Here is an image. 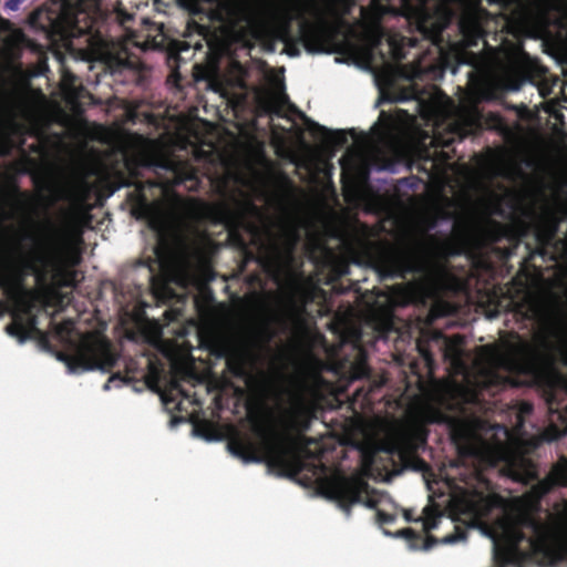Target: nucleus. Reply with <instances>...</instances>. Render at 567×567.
Returning <instances> with one entry per match:
<instances>
[{
    "label": "nucleus",
    "mask_w": 567,
    "mask_h": 567,
    "mask_svg": "<svg viewBox=\"0 0 567 567\" xmlns=\"http://www.w3.org/2000/svg\"><path fill=\"white\" fill-rule=\"evenodd\" d=\"M156 181H140L138 168H128V176L123 186L134 189L128 194L132 206V214L136 219L147 220L152 228H157L162 221L161 203L150 200L146 195L147 188L173 189L183 187L187 192H198L202 181L197 169L188 161H182L175 156H166L154 163Z\"/></svg>",
    "instance_id": "nucleus-1"
},
{
    "label": "nucleus",
    "mask_w": 567,
    "mask_h": 567,
    "mask_svg": "<svg viewBox=\"0 0 567 567\" xmlns=\"http://www.w3.org/2000/svg\"><path fill=\"white\" fill-rule=\"evenodd\" d=\"M252 432L260 444L238 433L228 441L230 453L245 463L265 462L270 471L280 475H296L301 471V461L293 454L288 437L257 419L252 420Z\"/></svg>",
    "instance_id": "nucleus-2"
},
{
    "label": "nucleus",
    "mask_w": 567,
    "mask_h": 567,
    "mask_svg": "<svg viewBox=\"0 0 567 567\" xmlns=\"http://www.w3.org/2000/svg\"><path fill=\"white\" fill-rule=\"evenodd\" d=\"M373 4L381 14L404 17L409 24L434 45L444 43V31L454 17L449 6L430 7L429 0H373Z\"/></svg>",
    "instance_id": "nucleus-3"
},
{
    "label": "nucleus",
    "mask_w": 567,
    "mask_h": 567,
    "mask_svg": "<svg viewBox=\"0 0 567 567\" xmlns=\"http://www.w3.org/2000/svg\"><path fill=\"white\" fill-rule=\"evenodd\" d=\"M369 261L382 279H408L423 275L427 261L419 248H400L389 243H375L368 249Z\"/></svg>",
    "instance_id": "nucleus-4"
},
{
    "label": "nucleus",
    "mask_w": 567,
    "mask_h": 567,
    "mask_svg": "<svg viewBox=\"0 0 567 567\" xmlns=\"http://www.w3.org/2000/svg\"><path fill=\"white\" fill-rule=\"evenodd\" d=\"M524 524L532 529L534 535L527 538L523 530L518 528L511 529L507 537L513 551L518 553L519 545L527 540L530 548L529 555L537 559L540 566L551 567L567 559V543L559 547L551 546L548 525L533 517L526 518Z\"/></svg>",
    "instance_id": "nucleus-5"
},
{
    "label": "nucleus",
    "mask_w": 567,
    "mask_h": 567,
    "mask_svg": "<svg viewBox=\"0 0 567 567\" xmlns=\"http://www.w3.org/2000/svg\"><path fill=\"white\" fill-rule=\"evenodd\" d=\"M262 218V210L251 202L224 212L228 239L243 252L246 260L255 258L254 252L249 249V244L259 238L261 229L258 223Z\"/></svg>",
    "instance_id": "nucleus-6"
},
{
    "label": "nucleus",
    "mask_w": 567,
    "mask_h": 567,
    "mask_svg": "<svg viewBox=\"0 0 567 567\" xmlns=\"http://www.w3.org/2000/svg\"><path fill=\"white\" fill-rule=\"evenodd\" d=\"M71 372L110 371L116 363L112 344L105 337L84 336L72 354L61 357Z\"/></svg>",
    "instance_id": "nucleus-7"
},
{
    "label": "nucleus",
    "mask_w": 567,
    "mask_h": 567,
    "mask_svg": "<svg viewBox=\"0 0 567 567\" xmlns=\"http://www.w3.org/2000/svg\"><path fill=\"white\" fill-rule=\"evenodd\" d=\"M326 495L334 501L340 509L349 517L354 504H362L368 508L378 509L381 495L371 489L370 485L358 476H337L328 482Z\"/></svg>",
    "instance_id": "nucleus-8"
},
{
    "label": "nucleus",
    "mask_w": 567,
    "mask_h": 567,
    "mask_svg": "<svg viewBox=\"0 0 567 567\" xmlns=\"http://www.w3.org/2000/svg\"><path fill=\"white\" fill-rule=\"evenodd\" d=\"M29 21L32 27L44 31L48 35L63 39L74 37L76 28L72 14L58 1H53L51 7L33 11Z\"/></svg>",
    "instance_id": "nucleus-9"
},
{
    "label": "nucleus",
    "mask_w": 567,
    "mask_h": 567,
    "mask_svg": "<svg viewBox=\"0 0 567 567\" xmlns=\"http://www.w3.org/2000/svg\"><path fill=\"white\" fill-rule=\"evenodd\" d=\"M491 3L496 0H488ZM461 10L457 19L460 33L465 47H476L484 39V23L491 13L482 6V0H460Z\"/></svg>",
    "instance_id": "nucleus-10"
},
{
    "label": "nucleus",
    "mask_w": 567,
    "mask_h": 567,
    "mask_svg": "<svg viewBox=\"0 0 567 567\" xmlns=\"http://www.w3.org/2000/svg\"><path fill=\"white\" fill-rule=\"evenodd\" d=\"M13 300L16 308L11 312V322L7 324L6 332L16 338L20 343L25 342L31 338L33 332H38V318L33 313L34 309V293H16L8 297Z\"/></svg>",
    "instance_id": "nucleus-11"
},
{
    "label": "nucleus",
    "mask_w": 567,
    "mask_h": 567,
    "mask_svg": "<svg viewBox=\"0 0 567 567\" xmlns=\"http://www.w3.org/2000/svg\"><path fill=\"white\" fill-rule=\"evenodd\" d=\"M534 217L536 239L542 244L550 243L556 238L560 225L567 219V205L559 202L554 206H546Z\"/></svg>",
    "instance_id": "nucleus-12"
},
{
    "label": "nucleus",
    "mask_w": 567,
    "mask_h": 567,
    "mask_svg": "<svg viewBox=\"0 0 567 567\" xmlns=\"http://www.w3.org/2000/svg\"><path fill=\"white\" fill-rule=\"evenodd\" d=\"M14 251L19 252L16 258H11L9 262V272L3 277L4 292L7 297L16 293H34L33 289L25 287V279L31 274V269L27 265L31 262V257L21 254L20 247H16Z\"/></svg>",
    "instance_id": "nucleus-13"
},
{
    "label": "nucleus",
    "mask_w": 567,
    "mask_h": 567,
    "mask_svg": "<svg viewBox=\"0 0 567 567\" xmlns=\"http://www.w3.org/2000/svg\"><path fill=\"white\" fill-rule=\"evenodd\" d=\"M546 403L549 414L557 417L563 424V429L556 425L550 426L554 437L558 439L567 434V380L561 382L560 386L550 388L547 392Z\"/></svg>",
    "instance_id": "nucleus-14"
},
{
    "label": "nucleus",
    "mask_w": 567,
    "mask_h": 567,
    "mask_svg": "<svg viewBox=\"0 0 567 567\" xmlns=\"http://www.w3.org/2000/svg\"><path fill=\"white\" fill-rule=\"evenodd\" d=\"M299 42L309 53L328 52V38L326 31L318 24L303 21L299 25Z\"/></svg>",
    "instance_id": "nucleus-15"
},
{
    "label": "nucleus",
    "mask_w": 567,
    "mask_h": 567,
    "mask_svg": "<svg viewBox=\"0 0 567 567\" xmlns=\"http://www.w3.org/2000/svg\"><path fill=\"white\" fill-rule=\"evenodd\" d=\"M309 128L312 136L322 140L328 148L342 147L348 143L347 132L343 130L331 131L312 121H309Z\"/></svg>",
    "instance_id": "nucleus-16"
},
{
    "label": "nucleus",
    "mask_w": 567,
    "mask_h": 567,
    "mask_svg": "<svg viewBox=\"0 0 567 567\" xmlns=\"http://www.w3.org/2000/svg\"><path fill=\"white\" fill-rule=\"evenodd\" d=\"M416 450L415 437L410 432L396 433L390 442L389 451L402 460L412 455Z\"/></svg>",
    "instance_id": "nucleus-17"
},
{
    "label": "nucleus",
    "mask_w": 567,
    "mask_h": 567,
    "mask_svg": "<svg viewBox=\"0 0 567 567\" xmlns=\"http://www.w3.org/2000/svg\"><path fill=\"white\" fill-rule=\"evenodd\" d=\"M50 266V258L43 251L37 252L32 256L31 262L27 265V268L31 269V274L34 275L37 284L44 286L48 282Z\"/></svg>",
    "instance_id": "nucleus-18"
},
{
    "label": "nucleus",
    "mask_w": 567,
    "mask_h": 567,
    "mask_svg": "<svg viewBox=\"0 0 567 567\" xmlns=\"http://www.w3.org/2000/svg\"><path fill=\"white\" fill-rule=\"evenodd\" d=\"M398 537L404 538L409 547L411 549H424L427 550L432 548V546L436 543V539L429 535L423 537L421 534H417L412 528H403L396 533Z\"/></svg>",
    "instance_id": "nucleus-19"
},
{
    "label": "nucleus",
    "mask_w": 567,
    "mask_h": 567,
    "mask_svg": "<svg viewBox=\"0 0 567 567\" xmlns=\"http://www.w3.org/2000/svg\"><path fill=\"white\" fill-rule=\"evenodd\" d=\"M226 369L235 378L247 377V358L245 353L234 350L226 355Z\"/></svg>",
    "instance_id": "nucleus-20"
},
{
    "label": "nucleus",
    "mask_w": 567,
    "mask_h": 567,
    "mask_svg": "<svg viewBox=\"0 0 567 567\" xmlns=\"http://www.w3.org/2000/svg\"><path fill=\"white\" fill-rule=\"evenodd\" d=\"M543 364L542 354L537 351H530L524 354L516 363L519 372L530 377H536L540 373Z\"/></svg>",
    "instance_id": "nucleus-21"
},
{
    "label": "nucleus",
    "mask_w": 567,
    "mask_h": 567,
    "mask_svg": "<svg viewBox=\"0 0 567 567\" xmlns=\"http://www.w3.org/2000/svg\"><path fill=\"white\" fill-rule=\"evenodd\" d=\"M548 476L556 486H567V460L563 457L556 463L551 467Z\"/></svg>",
    "instance_id": "nucleus-22"
},
{
    "label": "nucleus",
    "mask_w": 567,
    "mask_h": 567,
    "mask_svg": "<svg viewBox=\"0 0 567 567\" xmlns=\"http://www.w3.org/2000/svg\"><path fill=\"white\" fill-rule=\"evenodd\" d=\"M512 554H515V551H513L511 547L506 548L501 547L496 543L494 544L493 558L496 564L501 565V567H504L507 563L511 561Z\"/></svg>",
    "instance_id": "nucleus-23"
},
{
    "label": "nucleus",
    "mask_w": 567,
    "mask_h": 567,
    "mask_svg": "<svg viewBox=\"0 0 567 567\" xmlns=\"http://www.w3.org/2000/svg\"><path fill=\"white\" fill-rule=\"evenodd\" d=\"M555 487L556 485L554 484L553 480H550L547 475L544 480H540L533 486V493L538 498H542L550 493Z\"/></svg>",
    "instance_id": "nucleus-24"
},
{
    "label": "nucleus",
    "mask_w": 567,
    "mask_h": 567,
    "mask_svg": "<svg viewBox=\"0 0 567 567\" xmlns=\"http://www.w3.org/2000/svg\"><path fill=\"white\" fill-rule=\"evenodd\" d=\"M123 66L132 70L134 72V76H135L134 81L137 84H142L145 66L140 60L127 59L123 62Z\"/></svg>",
    "instance_id": "nucleus-25"
},
{
    "label": "nucleus",
    "mask_w": 567,
    "mask_h": 567,
    "mask_svg": "<svg viewBox=\"0 0 567 567\" xmlns=\"http://www.w3.org/2000/svg\"><path fill=\"white\" fill-rule=\"evenodd\" d=\"M178 4L188 11L190 16H198L205 12L203 0H177Z\"/></svg>",
    "instance_id": "nucleus-26"
},
{
    "label": "nucleus",
    "mask_w": 567,
    "mask_h": 567,
    "mask_svg": "<svg viewBox=\"0 0 567 567\" xmlns=\"http://www.w3.org/2000/svg\"><path fill=\"white\" fill-rule=\"evenodd\" d=\"M207 32L208 28L206 25L198 23L197 21L192 19L186 24L185 37H190L192 34L196 33L202 39H205Z\"/></svg>",
    "instance_id": "nucleus-27"
},
{
    "label": "nucleus",
    "mask_w": 567,
    "mask_h": 567,
    "mask_svg": "<svg viewBox=\"0 0 567 567\" xmlns=\"http://www.w3.org/2000/svg\"><path fill=\"white\" fill-rule=\"evenodd\" d=\"M466 537H467L466 528L455 525L454 533L444 536L441 542L443 544H454L460 540H465Z\"/></svg>",
    "instance_id": "nucleus-28"
},
{
    "label": "nucleus",
    "mask_w": 567,
    "mask_h": 567,
    "mask_svg": "<svg viewBox=\"0 0 567 567\" xmlns=\"http://www.w3.org/2000/svg\"><path fill=\"white\" fill-rule=\"evenodd\" d=\"M293 426L300 431H307L310 426V417L303 411H297L292 415Z\"/></svg>",
    "instance_id": "nucleus-29"
},
{
    "label": "nucleus",
    "mask_w": 567,
    "mask_h": 567,
    "mask_svg": "<svg viewBox=\"0 0 567 567\" xmlns=\"http://www.w3.org/2000/svg\"><path fill=\"white\" fill-rule=\"evenodd\" d=\"M526 80L527 76H511L506 80L505 87L512 92L519 91Z\"/></svg>",
    "instance_id": "nucleus-30"
},
{
    "label": "nucleus",
    "mask_w": 567,
    "mask_h": 567,
    "mask_svg": "<svg viewBox=\"0 0 567 567\" xmlns=\"http://www.w3.org/2000/svg\"><path fill=\"white\" fill-rule=\"evenodd\" d=\"M73 330V322L71 320H64L56 324L55 332L60 337H68Z\"/></svg>",
    "instance_id": "nucleus-31"
},
{
    "label": "nucleus",
    "mask_w": 567,
    "mask_h": 567,
    "mask_svg": "<svg viewBox=\"0 0 567 567\" xmlns=\"http://www.w3.org/2000/svg\"><path fill=\"white\" fill-rule=\"evenodd\" d=\"M285 33H286V35L284 38V41L286 43L288 54L291 55V56L298 55L299 54V49L297 48L296 42L293 41V39L289 34V30L286 29Z\"/></svg>",
    "instance_id": "nucleus-32"
},
{
    "label": "nucleus",
    "mask_w": 567,
    "mask_h": 567,
    "mask_svg": "<svg viewBox=\"0 0 567 567\" xmlns=\"http://www.w3.org/2000/svg\"><path fill=\"white\" fill-rule=\"evenodd\" d=\"M375 516L379 525L391 524L396 518L395 514H390L381 509H377Z\"/></svg>",
    "instance_id": "nucleus-33"
},
{
    "label": "nucleus",
    "mask_w": 567,
    "mask_h": 567,
    "mask_svg": "<svg viewBox=\"0 0 567 567\" xmlns=\"http://www.w3.org/2000/svg\"><path fill=\"white\" fill-rule=\"evenodd\" d=\"M62 286H64V287H75L76 286V271L75 270H66L64 272Z\"/></svg>",
    "instance_id": "nucleus-34"
},
{
    "label": "nucleus",
    "mask_w": 567,
    "mask_h": 567,
    "mask_svg": "<svg viewBox=\"0 0 567 567\" xmlns=\"http://www.w3.org/2000/svg\"><path fill=\"white\" fill-rule=\"evenodd\" d=\"M417 350L420 354L423 357V359L426 361L427 364H431L433 362V355L431 351L423 344H417Z\"/></svg>",
    "instance_id": "nucleus-35"
},
{
    "label": "nucleus",
    "mask_w": 567,
    "mask_h": 567,
    "mask_svg": "<svg viewBox=\"0 0 567 567\" xmlns=\"http://www.w3.org/2000/svg\"><path fill=\"white\" fill-rule=\"evenodd\" d=\"M436 527V517L433 516L432 518H427L425 522H424V528L426 530H430L432 528H435Z\"/></svg>",
    "instance_id": "nucleus-36"
},
{
    "label": "nucleus",
    "mask_w": 567,
    "mask_h": 567,
    "mask_svg": "<svg viewBox=\"0 0 567 567\" xmlns=\"http://www.w3.org/2000/svg\"><path fill=\"white\" fill-rule=\"evenodd\" d=\"M464 436L463 430L453 427L452 437L454 441H460Z\"/></svg>",
    "instance_id": "nucleus-37"
},
{
    "label": "nucleus",
    "mask_w": 567,
    "mask_h": 567,
    "mask_svg": "<svg viewBox=\"0 0 567 567\" xmlns=\"http://www.w3.org/2000/svg\"><path fill=\"white\" fill-rule=\"evenodd\" d=\"M358 369L360 370V371L357 373V375H358V377H361V375L367 374V373L369 372V368L367 367V364H365V363H361V364H359V365H358Z\"/></svg>",
    "instance_id": "nucleus-38"
},
{
    "label": "nucleus",
    "mask_w": 567,
    "mask_h": 567,
    "mask_svg": "<svg viewBox=\"0 0 567 567\" xmlns=\"http://www.w3.org/2000/svg\"><path fill=\"white\" fill-rule=\"evenodd\" d=\"M532 411H533V405H532V404H529V403H524V404L522 405V409H520V412H522V413L529 414V413H532Z\"/></svg>",
    "instance_id": "nucleus-39"
},
{
    "label": "nucleus",
    "mask_w": 567,
    "mask_h": 567,
    "mask_svg": "<svg viewBox=\"0 0 567 567\" xmlns=\"http://www.w3.org/2000/svg\"><path fill=\"white\" fill-rule=\"evenodd\" d=\"M473 450H474V449H473V447H471V446H468V447H461V449H460L461 453H466V454H473V453H474V451H473Z\"/></svg>",
    "instance_id": "nucleus-40"
},
{
    "label": "nucleus",
    "mask_w": 567,
    "mask_h": 567,
    "mask_svg": "<svg viewBox=\"0 0 567 567\" xmlns=\"http://www.w3.org/2000/svg\"><path fill=\"white\" fill-rule=\"evenodd\" d=\"M404 517H405V519H406L408 522H411V520H412V516H411L410 511H405V512H404Z\"/></svg>",
    "instance_id": "nucleus-41"
},
{
    "label": "nucleus",
    "mask_w": 567,
    "mask_h": 567,
    "mask_svg": "<svg viewBox=\"0 0 567 567\" xmlns=\"http://www.w3.org/2000/svg\"><path fill=\"white\" fill-rule=\"evenodd\" d=\"M274 112H275L278 116H282L281 111H280V109H279V107H277V106H276V107L274 109Z\"/></svg>",
    "instance_id": "nucleus-42"
},
{
    "label": "nucleus",
    "mask_w": 567,
    "mask_h": 567,
    "mask_svg": "<svg viewBox=\"0 0 567 567\" xmlns=\"http://www.w3.org/2000/svg\"><path fill=\"white\" fill-rule=\"evenodd\" d=\"M4 279L3 277H0V288H3L4 289Z\"/></svg>",
    "instance_id": "nucleus-43"
},
{
    "label": "nucleus",
    "mask_w": 567,
    "mask_h": 567,
    "mask_svg": "<svg viewBox=\"0 0 567 567\" xmlns=\"http://www.w3.org/2000/svg\"><path fill=\"white\" fill-rule=\"evenodd\" d=\"M289 107L293 111V112H297V109L295 105L290 104Z\"/></svg>",
    "instance_id": "nucleus-44"
},
{
    "label": "nucleus",
    "mask_w": 567,
    "mask_h": 567,
    "mask_svg": "<svg viewBox=\"0 0 567 567\" xmlns=\"http://www.w3.org/2000/svg\"><path fill=\"white\" fill-rule=\"evenodd\" d=\"M22 197H28L29 195L27 193L21 194Z\"/></svg>",
    "instance_id": "nucleus-45"
},
{
    "label": "nucleus",
    "mask_w": 567,
    "mask_h": 567,
    "mask_svg": "<svg viewBox=\"0 0 567 567\" xmlns=\"http://www.w3.org/2000/svg\"><path fill=\"white\" fill-rule=\"evenodd\" d=\"M200 45H202V44H200V42L195 43V47H196V48H197V47L199 48Z\"/></svg>",
    "instance_id": "nucleus-46"
},
{
    "label": "nucleus",
    "mask_w": 567,
    "mask_h": 567,
    "mask_svg": "<svg viewBox=\"0 0 567 567\" xmlns=\"http://www.w3.org/2000/svg\"><path fill=\"white\" fill-rule=\"evenodd\" d=\"M284 101H285V102H288V96H286V95H285V96H284Z\"/></svg>",
    "instance_id": "nucleus-47"
},
{
    "label": "nucleus",
    "mask_w": 567,
    "mask_h": 567,
    "mask_svg": "<svg viewBox=\"0 0 567 567\" xmlns=\"http://www.w3.org/2000/svg\"><path fill=\"white\" fill-rule=\"evenodd\" d=\"M297 112L299 113V115L305 116V113L299 112L298 110H297Z\"/></svg>",
    "instance_id": "nucleus-48"
},
{
    "label": "nucleus",
    "mask_w": 567,
    "mask_h": 567,
    "mask_svg": "<svg viewBox=\"0 0 567 567\" xmlns=\"http://www.w3.org/2000/svg\"><path fill=\"white\" fill-rule=\"evenodd\" d=\"M297 112L299 113V115L305 116V113L299 112L298 110H297Z\"/></svg>",
    "instance_id": "nucleus-49"
},
{
    "label": "nucleus",
    "mask_w": 567,
    "mask_h": 567,
    "mask_svg": "<svg viewBox=\"0 0 567 567\" xmlns=\"http://www.w3.org/2000/svg\"><path fill=\"white\" fill-rule=\"evenodd\" d=\"M23 238L28 239V238H31V236L30 235H25Z\"/></svg>",
    "instance_id": "nucleus-50"
}]
</instances>
